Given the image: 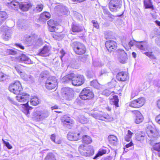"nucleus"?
I'll return each instance as SVG.
<instances>
[{"instance_id": "41", "label": "nucleus", "mask_w": 160, "mask_h": 160, "mask_svg": "<svg viewBox=\"0 0 160 160\" xmlns=\"http://www.w3.org/2000/svg\"><path fill=\"white\" fill-rule=\"evenodd\" d=\"M45 160H56L54 156L51 153H48L46 157Z\"/></svg>"}, {"instance_id": "33", "label": "nucleus", "mask_w": 160, "mask_h": 160, "mask_svg": "<svg viewBox=\"0 0 160 160\" xmlns=\"http://www.w3.org/2000/svg\"><path fill=\"white\" fill-rule=\"evenodd\" d=\"M72 31L73 32H81L82 30V28L79 27L78 25L73 24L72 26Z\"/></svg>"}, {"instance_id": "42", "label": "nucleus", "mask_w": 160, "mask_h": 160, "mask_svg": "<svg viewBox=\"0 0 160 160\" xmlns=\"http://www.w3.org/2000/svg\"><path fill=\"white\" fill-rule=\"evenodd\" d=\"M50 14L49 12H45L41 14L40 17L48 19L50 17Z\"/></svg>"}, {"instance_id": "19", "label": "nucleus", "mask_w": 160, "mask_h": 160, "mask_svg": "<svg viewBox=\"0 0 160 160\" xmlns=\"http://www.w3.org/2000/svg\"><path fill=\"white\" fill-rule=\"evenodd\" d=\"M17 61L20 62H24L28 64L32 63V61L24 54H22L17 58Z\"/></svg>"}, {"instance_id": "62", "label": "nucleus", "mask_w": 160, "mask_h": 160, "mask_svg": "<svg viewBox=\"0 0 160 160\" xmlns=\"http://www.w3.org/2000/svg\"><path fill=\"white\" fill-rule=\"evenodd\" d=\"M60 52H61L62 55L60 56V57L62 59V58L63 57L65 53L64 51L63 50H62L60 51Z\"/></svg>"}, {"instance_id": "16", "label": "nucleus", "mask_w": 160, "mask_h": 160, "mask_svg": "<svg viewBox=\"0 0 160 160\" xmlns=\"http://www.w3.org/2000/svg\"><path fill=\"white\" fill-rule=\"evenodd\" d=\"M37 36L35 34L26 35L24 36V41L29 44H34V41L37 38Z\"/></svg>"}, {"instance_id": "8", "label": "nucleus", "mask_w": 160, "mask_h": 160, "mask_svg": "<svg viewBox=\"0 0 160 160\" xmlns=\"http://www.w3.org/2000/svg\"><path fill=\"white\" fill-rule=\"evenodd\" d=\"M93 94L92 90L88 88L83 89L80 93V98L82 99H90L93 97Z\"/></svg>"}, {"instance_id": "38", "label": "nucleus", "mask_w": 160, "mask_h": 160, "mask_svg": "<svg viewBox=\"0 0 160 160\" xmlns=\"http://www.w3.org/2000/svg\"><path fill=\"white\" fill-rule=\"evenodd\" d=\"M90 85L91 86L97 89H98L99 88L100 84L96 80L91 81L90 82Z\"/></svg>"}, {"instance_id": "60", "label": "nucleus", "mask_w": 160, "mask_h": 160, "mask_svg": "<svg viewBox=\"0 0 160 160\" xmlns=\"http://www.w3.org/2000/svg\"><path fill=\"white\" fill-rule=\"evenodd\" d=\"M74 3L80 2H83L85 0H72Z\"/></svg>"}, {"instance_id": "32", "label": "nucleus", "mask_w": 160, "mask_h": 160, "mask_svg": "<svg viewBox=\"0 0 160 160\" xmlns=\"http://www.w3.org/2000/svg\"><path fill=\"white\" fill-rule=\"evenodd\" d=\"M135 138L137 140L142 142L144 140V135L142 134L141 132L137 133L135 134Z\"/></svg>"}, {"instance_id": "28", "label": "nucleus", "mask_w": 160, "mask_h": 160, "mask_svg": "<svg viewBox=\"0 0 160 160\" xmlns=\"http://www.w3.org/2000/svg\"><path fill=\"white\" fill-rule=\"evenodd\" d=\"M108 138L109 142L111 144L116 145L118 144V140L115 136L113 135H110L108 136Z\"/></svg>"}, {"instance_id": "11", "label": "nucleus", "mask_w": 160, "mask_h": 160, "mask_svg": "<svg viewBox=\"0 0 160 160\" xmlns=\"http://www.w3.org/2000/svg\"><path fill=\"white\" fill-rule=\"evenodd\" d=\"M145 102L144 98H139L132 101L129 104V106L134 108H139L144 105Z\"/></svg>"}, {"instance_id": "26", "label": "nucleus", "mask_w": 160, "mask_h": 160, "mask_svg": "<svg viewBox=\"0 0 160 160\" xmlns=\"http://www.w3.org/2000/svg\"><path fill=\"white\" fill-rule=\"evenodd\" d=\"M62 121L63 125H70L73 123V121L70 118L67 116H64L62 118Z\"/></svg>"}, {"instance_id": "4", "label": "nucleus", "mask_w": 160, "mask_h": 160, "mask_svg": "<svg viewBox=\"0 0 160 160\" xmlns=\"http://www.w3.org/2000/svg\"><path fill=\"white\" fill-rule=\"evenodd\" d=\"M78 150L81 154L86 157L90 156L94 153V150L91 146L80 145L78 148Z\"/></svg>"}, {"instance_id": "18", "label": "nucleus", "mask_w": 160, "mask_h": 160, "mask_svg": "<svg viewBox=\"0 0 160 160\" xmlns=\"http://www.w3.org/2000/svg\"><path fill=\"white\" fill-rule=\"evenodd\" d=\"M81 135L80 133L69 132L67 135L68 139L72 141H75L80 139Z\"/></svg>"}, {"instance_id": "49", "label": "nucleus", "mask_w": 160, "mask_h": 160, "mask_svg": "<svg viewBox=\"0 0 160 160\" xmlns=\"http://www.w3.org/2000/svg\"><path fill=\"white\" fill-rule=\"evenodd\" d=\"M144 54L152 59L155 58V56L152 54V52H146L144 53Z\"/></svg>"}, {"instance_id": "1", "label": "nucleus", "mask_w": 160, "mask_h": 160, "mask_svg": "<svg viewBox=\"0 0 160 160\" xmlns=\"http://www.w3.org/2000/svg\"><path fill=\"white\" fill-rule=\"evenodd\" d=\"M146 132L150 138L151 144L153 149L159 152L158 155L160 157V142H157L155 141L159 137V131L154 126L148 125L146 129Z\"/></svg>"}, {"instance_id": "55", "label": "nucleus", "mask_w": 160, "mask_h": 160, "mask_svg": "<svg viewBox=\"0 0 160 160\" xmlns=\"http://www.w3.org/2000/svg\"><path fill=\"white\" fill-rule=\"evenodd\" d=\"M155 120L158 123L160 124V114L156 116Z\"/></svg>"}, {"instance_id": "6", "label": "nucleus", "mask_w": 160, "mask_h": 160, "mask_svg": "<svg viewBox=\"0 0 160 160\" xmlns=\"http://www.w3.org/2000/svg\"><path fill=\"white\" fill-rule=\"evenodd\" d=\"M9 91L15 94H18L22 90V87L20 82L18 81L12 83L9 87Z\"/></svg>"}, {"instance_id": "7", "label": "nucleus", "mask_w": 160, "mask_h": 160, "mask_svg": "<svg viewBox=\"0 0 160 160\" xmlns=\"http://www.w3.org/2000/svg\"><path fill=\"white\" fill-rule=\"evenodd\" d=\"M46 88L48 90L54 88L57 85V79L55 77H49L45 83Z\"/></svg>"}, {"instance_id": "13", "label": "nucleus", "mask_w": 160, "mask_h": 160, "mask_svg": "<svg viewBox=\"0 0 160 160\" xmlns=\"http://www.w3.org/2000/svg\"><path fill=\"white\" fill-rule=\"evenodd\" d=\"M34 116L38 120H42L47 118L49 114L46 111H37L34 113Z\"/></svg>"}, {"instance_id": "64", "label": "nucleus", "mask_w": 160, "mask_h": 160, "mask_svg": "<svg viewBox=\"0 0 160 160\" xmlns=\"http://www.w3.org/2000/svg\"><path fill=\"white\" fill-rule=\"evenodd\" d=\"M15 69L17 71V72L20 74V71H21V70L18 67H15Z\"/></svg>"}, {"instance_id": "58", "label": "nucleus", "mask_w": 160, "mask_h": 160, "mask_svg": "<svg viewBox=\"0 0 160 160\" xmlns=\"http://www.w3.org/2000/svg\"><path fill=\"white\" fill-rule=\"evenodd\" d=\"M156 42L159 45H160V37H158L155 40Z\"/></svg>"}, {"instance_id": "5", "label": "nucleus", "mask_w": 160, "mask_h": 160, "mask_svg": "<svg viewBox=\"0 0 160 160\" xmlns=\"http://www.w3.org/2000/svg\"><path fill=\"white\" fill-rule=\"evenodd\" d=\"M73 44V49L76 54L82 55L85 53L86 49L83 44L79 42H75Z\"/></svg>"}, {"instance_id": "3", "label": "nucleus", "mask_w": 160, "mask_h": 160, "mask_svg": "<svg viewBox=\"0 0 160 160\" xmlns=\"http://www.w3.org/2000/svg\"><path fill=\"white\" fill-rule=\"evenodd\" d=\"M29 97V95L26 93H23L22 95H19L16 97L17 99L18 102H27L26 103L22 104L25 108L23 112L27 115L29 113V110L32 108L31 107H29L28 105V100Z\"/></svg>"}, {"instance_id": "56", "label": "nucleus", "mask_w": 160, "mask_h": 160, "mask_svg": "<svg viewBox=\"0 0 160 160\" xmlns=\"http://www.w3.org/2000/svg\"><path fill=\"white\" fill-rule=\"evenodd\" d=\"M7 99L11 103H12L14 104H16V102L13 100V98H10V97H7Z\"/></svg>"}, {"instance_id": "47", "label": "nucleus", "mask_w": 160, "mask_h": 160, "mask_svg": "<svg viewBox=\"0 0 160 160\" xmlns=\"http://www.w3.org/2000/svg\"><path fill=\"white\" fill-rule=\"evenodd\" d=\"M103 119L102 120L110 121H111L112 119V118L108 114L105 115L103 116Z\"/></svg>"}, {"instance_id": "43", "label": "nucleus", "mask_w": 160, "mask_h": 160, "mask_svg": "<svg viewBox=\"0 0 160 160\" xmlns=\"http://www.w3.org/2000/svg\"><path fill=\"white\" fill-rule=\"evenodd\" d=\"M113 92L114 91L112 90H110L108 89H106L103 91L102 92V94L104 95L107 96H108L111 93H113Z\"/></svg>"}, {"instance_id": "59", "label": "nucleus", "mask_w": 160, "mask_h": 160, "mask_svg": "<svg viewBox=\"0 0 160 160\" xmlns=\"http://www.w3.org/2000/svg\"><path fill=\"white\" fill-rule=\"evenodd\" d=\"M16 45L17 47H19L22 49H24V47L21 44H16Z\"/></svg>"}, {"instance_id": "25", "label": "nucleus", "mask_w": 160, "mask_h": 160, "mask_svg": "<svg viewBox=\"0 0 160 160\" xmlns=\"http://www.w3.org/2000/svg\"><path fill=\"white\" fill-rule=\"evenodd\" d=\"M8 17V15L5 12L0 11V25L5 21Z\"/></svg>"}, {"instance_id": "40", "label": "nucleus", "mask_w": 160, "mask_h": 160, "mask_svg": "<svg viewBox=\"0 0 160 160\" xmlns=\"http://www.w3.org/2000/svg\"><path fill=\"white\" fill-rule=\"evenodd\" d=\"M133 134V133L132 132L128 130V131L127 134L126 135L125 137V139L126 141L129 142V141L132 136V135Z\"/></svg>"}, {"instance_id": "10", "label": "nucleus", "mask_w": 160, "mask_h": 160, "mask_svg": "<svg viewBox=\"0 0 160 160\" xmlns=\"http://www.w3.org/2000/svg\"><path fill=\"white\" fill-rule=\"evenodd\" d=\"M116 53L119 61L121 63H123L126 62L127 59L126 53L123 50L119 49L117 50Z\"/></svg>"}, {"instance_id": "2", "label": "nucleus", "mask_w": 160, "mask_h": 160, "mask_svg": "<svg viewBox=\"0 0 160 160\" xmlns=\"http://www.w3.org/2000/svg\"><path fill=\"white\" fill-rule=\"evenodd\" d=\"M63 79L66 82L71 81L72 84L75 86H80L84 82V76L81 75H75L74 73H71L65 77Z\"/></svg>"}, {"instance_id": "22", "label": "nucleus", "mask_w": 160, "mask_h": 160, "mask_svg": "<svg viewBox=\"0 0 160 160\" xmlns=\"http://www.w3.org/2000/svg\"><path fill=\"white\" fill-rule=\"evenodd\" d=\"M117 79L122 81H124L127 80L128 76L126 73L123 72L118 73L116 76Z\"/></svg>"}, {"instance_id": "48", "label": "nucleus", "mask_w": 160, "mask_h": 160, "mask_svg": "<svg viewBox=\"0 0 160 160\" xmlns=\"http://www.w3.org/2000/svg\"><path fill=\"white\" fill-rule=\"evenodd\" d=\"M43 8V5L42 4L38 5L35 9V10L38 12L42 11Z\"/></svg>"}, {"instance_id": "45", "label": "nucleus", "mask_w": 160, "mask_h": 160, "mask_svg": "<svg viewBox=\"0 0 160 160\" xmlns=\"http://www.w3.org/2000/svg\"><path fill=\"white\" fill-rule=\"evenodd\" d=\"M143 42H136L135 46L139 49L141 50H144V48L142 44Z\"/></svg>"}, {"instance_id": "9", "label": "nucleus", "mask_w": 160, "mask_h": 160, "mask_svg": "<svg viewBox=\"0 0 160 160\" xmlns=\"http://www.w3.org/2000/svg\"><path fill=\"white\" fill-rule=\"evenodd\" d=\"M121 5V0H111L109 4V7L111 11L115 12L118 9H120Z\"/></svg>"}, {"instance_id": "63", "label": "nucleus", "mask_w": 160, "mask_h": 160, "mask_svg": "<svg viewBox=\"0 0 160 160\" xmlns=\"http://www.w3.org/2000/svg\"><path fill=\"white\" fill-rule=\"evenodd\" d=\"M157 106L158 108L160 109V99L158 100L157 101Z\"/></svg>"}, {"instance_id": "21", "label": "nucleus", "mask_w": 160, "mask_h": 160, "mask_svg": "<svg viewBox=\"0 0 160 160\" xmlns=\"http://www.w3.org/2000/svg\"><path fill=\"white\" fill-rule=\"evenodd\" d=\"M55 9L56 11L61 12L64 15H66L68 13L67 8L63 5L56 6L55 8Z\"/></svg>"}, {"instance_id": "51", "label": "nucleus", "mask_w": 160, "mask_h": 160, "mask_svg": "<svg viewBox=\"0 0 160 160\" xmlns=\"http://www.w3.org/2000/svg\"><path fill=\"white\" fill-rule=\"evenodd\" d=\"M2 140L3 142L5 144L6 146L9 149H11L12 148V147L9 144V142H6L4 141L3 139Z\"/></svg>"}, {"instance_id": "15", "label": "nucleus", "mask_w": 160, "mask_h": 160, "mask_svg": "<svg viewBox=\"0 0 160 160\" xmlns=\"http://www.w3.org/2000/svg\"><path fill=\"white\" fill-rule=\"evenodd\" d=\"M105 45L108 51L110 52L115 50L117 47V43L112 40H108L106 41Z\"/></svg>"}, {"instance_id": "35", "label": "nucleus", "mask_w": 160, "mask_h": 160, "mask_svg": "<svg viewBox=\"0 0 160 160\" xmlns=\"http://www.w3.org/2000/svg\"><path fill=\"white\" fill-rule=\"evenodd\" d=\"M89 115L97 119L101 120L103 119V116L100 115V114L97 113H89Z\"/></svg>"}, {"instance_id": "39", "label": "nucleus", "mask_w": 160, "mask_h": 160, "mask_svg": "<svg viewBox=\"0 0 160 160\" xmlns=\"http://www.w3.org/2000/svg\"><path fill=\"white\" fill-rule=\"evenodd\" d=\"M79 119V121L82 123H87L88 122V118H85L83 116H81Z\"/></svg>"}, {"instance_id": "54", "label": "nucleus", "mask_w": 160, "mask_h": 160, "mask_svg": "<svg viewBox=\"0 0 160 160\" xmlns=\"http://www.w3.org/2000/svg\"><path fill=\"white\" fill-rule=\"evenodd\" d=\"M88 55H85L82 57L81 60L83 62H84L88 59Z\"/></svg>"}, {"instance_id": "37", "label": "nucleus", "mask_w": 160, "mask_h": 160, "mask_svg": "<svg viewBox=\"0 0 160 160\" xmlns=\"http://www.w3.org/2000/svg\"><path fill=\"white\" fill-rule=\"evenodd\" d=\"M30 103L31 105L36 106L39 103L38 99L37 97H34L31 99Z\"/></svg>"}, {"instance_id": "50", "label": "nucleus", "mask_w": 160, "mask_h": 160, "mask_svg": "<svg viewBox=\"0 0 160 160\" xmlns=\"http://www.w3.org/2000/svg\"><path fill=\"white\" fill-rule=\"evenodd\" d=\"M7 53L12 55H15L17 54V51L13 49H7Z\"/></svg>"}, {"instance_id": "57", "label": "nucleus", "mask_w": 160, "mask_h": 160, "mask_svg": "<svg viewBox=\"0 0 160 160\" xmlns=\"http://www.w3.org/2000/svg\"><path fill=\"white\" fill-rule=\"evenodd\" d=\"M56 136L55 134H52L51 135V140L54 142H55V139Z\"/></svg>"}, {"instance_id": "12", "label": "nucleus", "mask_w": 160, "mask_h": 160, "mask_svg": "<svg viewBox=\"0 0 160 160\" xmlns=\"http://www.w3.org/2000/svg\"><path fill=\"white\" fill-rule=\"evenodd\" d=\"M63 97L67 100H71L73 97V90L68 88H65L62 90Z\"/></svg>"}, {"instance_id": "29", "label": "nucleus", "mask_w": 160, "mask_h": 160, "mask_svg": "<svg viewBox=\"0 0 160 160\" xmlns=\"http://www.w3.org/2000/svg\"><path fill=\"white\" fill-rule=\"evenodd\" d=\"M48 24L49 26V29L51 32H55L56 27L54 25V21L52 20H50L48 22Z\"/></svg>"}, {"instance_id": "31", "label": "nucleus", "mask_w": 160, "mask_h": 160, "mask_svg": "<svg viewBox=\"0 0 160 160\" xmlns=\"http://www.w3.org/2000/svg\"><path fill=\"white\" fill-rule=\"evenodd\" d=\"M82 142L87 144H89L91 143L92 140V138L88 136L85 135L82 137Z\"/></svg>"}, {"instance_id": "23", "label": "nucleus", "mask_w": 160, "mask_h": 160, "mask_svg": "<svg viewBox=\"0 0 160 160\" xmlns=\"http://www.w3.org/2000/svg\"><path fill=\"white\" fill-rule=\"evenodd\" d=\"M32 5L30 3L26 2L24 3H19V7L21 10L24 11H26L28 10L31 7Z\"/></svg>"}, {"instance_id": "44", "label": "nucleus", "mask_w": 160, "mask_h": 160, "mask_svg": "<svg viewBox=\"0 0 160 160\" xmlns=\"http://www.w3.org/2000/svg\"><path fill=\"white\" fill-rule=\"evenodd\" d=\"M144 3L146 8H151L152 7V5L149 0H145Z\"/></svg>"}, {"instance_id": "30", "label": "nucleus", "mask_w": 160, "mask_h": 160, "mask_svg": "<svg viewBox=\"0 0 160 160\" xmlns=\"http://www.w3.org/2000/svg\"><path fill=\"white\" fill-rule=\"evenodd\" d=\"M118 101V96L114 95L113 96V98H111L110 99V103L111 104L114 105L116 107H117L119 106Z\"/></svg>"}, {"instance_id": "17", "label": "nucleus", "mask_w": 160, "mask_h": 160, "mask_svg": "<svg viewBox=\"0 0 160 160\" xmlns=\"http://www.w3.org/2000/svg\"><path fill=\"white\" fill-rule=\"evenodd\" d=\"M135 115V122L138 124L142 122L144 119V118L141 113L138 111L135 110L132 111Z\"/></svg>"}, {"instance_id": "34", "label": "nucleus", "mask_w": 160, "mask_h": 160, "mask_svg": "<svg viewBox=\"0 0 160 160\" xmlns=\"http://www.w3.org/2000/svg\"><path fill=\"white\" fill-rule=\"evenodd\" d=\"M9 78L8 75L2 72H0V82H3L8 79Z\"/></svg>"}, {"instance_id": "53", "label": "nucleus", "mask_w": 160, "mask_h": 160, "mask_svg": "<svg viewBox=\"0 0 160 160\" xmlns=\"http://www.w3.org/2000/svg\"><path fill=\"white\" fill-rule=\"evenodd\" d=\"M136 41L134 40H131L128 43L130 47L132 46L133 45H135Z\"/></svg>"}, {"instance_id": "46", "label": "nucleus", "mask_w": 160, "mask_h": 160, "mask_svg": "<svg viewBox=\"0 0 160 160\" xmlns=\"http://www.w3.org/2000/svg\"><path fill=\"white\" fill-rule=\"evenodd\" d=\"M37 38L36 39V40L34 41V43L33 45L35 46H40L41 45L42 43V40L40 38H38V39H37Z\"/></svg>"}, {"instance_id": "36", "label": "nucleus", "mask_w": 160, "mask_h": 160, "mask_svg": "<svg viewBox=\"0 0 160 160\" xmlns=\"http://www.w3.org/2000/svg\"><path fill=\"white\" fill-rule=\"evenodd\" d=\"M106 151L104 150H100L95 156L93 158L94 159H96L97 158L100 157L106 153Z\"/></svg>"}, {"instance_id": "61", "label": "nucleus", "mask_w": 160, "mask_h": 160, "mask_svg": "<svg viewBox=\"0 0 160 160\" xmlns=\"http://www.w3.org/2000/svg\"><path fill=\"white\" fill-rule=\"evenodd\" d=\"M133 143L132 142H130L129 143L126 145L125 146L127 148H128L132 146Z\"/></svg>"}, {"instance_id": "24", "label": "nucleus", "mask_w": 160, "mask_h": 160, "mask_svg": "<svg viewBox=\"0 0 160 160\" xmlns=\"http://www.w3.org/2000/svg\"><path fill=\"white\" fill-rule=\"evenodd\" d=\"M49 52V49L48 47L47 46H45L40 50V52L38 53V55L42 56H46L48 54Z\"/></svg>"}, {"instance_id": "20", "label": "nucleus", "mask_w": 160, "mask_h": 160, "mask_svg": "<svg viewBox=\"0 0 160 160\" xmlns=\"http://www.w3.org/2000/svg\"><path fill=\"white\" fill-rule=\"evenodd\" d=\"M20 74L21 78L25 81H28L29 83H32L34 82V78L31 75H27L24 72L20 71Z\"/></svg>"}, {"instance_id": "27", "label": "nucleus", "mask_w": 160, "mask_h": 160, "mask_svg": "<svg viewBox=\"0 0 160 160\" xmlns=\"http://www.w3.org/2000/svg\"><path fill=\"white\" fill-rule=\"evenodd\" d=\"M10 2H8V5L11 8L15 9L18 8L19 6V2H16L14 0H8Z\"/></svg>"}, {"instance_id": "52", "label": "nucleus", "mask_w": 160, "mask_h": 160, "mask_svg": "<svg viewBox=\"0 0 160 160\" xmlns=\"http://www.w3.org/2000/svg\"><path fill=\"white\" fill-rule=\"evenodd\" d=\"M92 23H93V26L96 28H99V25L97 21L95 20H92Z\"/></svg>"}, {"instance_id": "14", "label": "nucleus", "mask_w": 160, "mask_h": 160, "mask_svg": "<svg viewBox=\"0 0 160 160\" xmlns=\"http://www.w3.org/2000/svg\"><path fill=\"white\" fill-rule=\"evenodd\" d=\"M2 30L4 32L2 35V38L5 40H8L10 39L11 36L12 31L7 26L1 27Z\"/></svg>"}]
</instances>
